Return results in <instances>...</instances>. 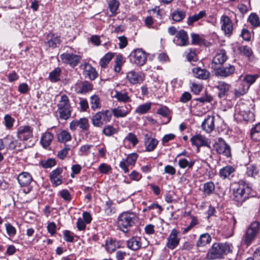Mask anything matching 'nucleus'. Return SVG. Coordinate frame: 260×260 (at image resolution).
Returning <instances> with one entry per match:
<instances>
[{"instance_id":"obj_1","label":"nucleus","mask_w":260,"mask_h":260,"mask_svg":"<svg viewBox=\"0 0 260 260\" xmlns=\"http://www.w3.org/2000/svg\"><path fill=\"white\" fill-rule=\"evenodd\" d=\"M119 229L124 233H128L131 228L134 226L137 221L136 215L131 212H123L117 218Z\"/></svg>"},{"instance_id":"obj_2","label":"nucleus","mask_w":260,"mask_h":260,"mask_svg":"<svg viewBox=\"0 0 260 260\" xmlns=\"http://www.w3.org/2000/svg\"><path fill=\"white\" fill-rule=\"evenodd\" d=\"M231 251L230 247L227 243H215L209 249L206 258L207 260H214L221 258Z\"/></svg>"},{"instance_id":"obj_3","label":"nucleus","mask_w":260,"mask_h":260,"mask_svg":"<svg viewBox=\"0 0 260 260\" xmlns=\"http://www.w3.org/2000/svg\"><path fill=\"white\" fill-rule=\"evenodd\" d=\"M72 107L70 103L68 96L66 94L61 95L57 104V112L61 119L67 120L71 116Z\"/></svg>"},{"instance_id":"obj_4","label":"nucleus","mask_w":260,"mask_h":260,"mask_svg":"<svg viewBox=\"0 0 260 260\" xmlns=\"http://www.w3.org/2000/svg\"><path fill=\"white\" fill-rule=\"evenodd\" d=\"M112 113L109 110H103L95 113L91 117L92 125L96 127L101 128L104 125L110 122Z\"/></svg>"},{"instance_id":"obj_5","label":"nucleus","mask_w":260,"mask_h":260,"mask_svg":"<svg viewBox=\"0 0 260 260\" xmlns=\"http://www.w3.org/2000/svg\"><path fill=\"white\" fill-rule=\"evenodd\" d=\"M251 188L244 181H239L238 187L234 191V200L238 203H242L249 198Z\"/></svg>"},{"instance_id":"obj_6","label":"nucleus","mask_w":260,"mask_h":260,"mask_svg":"<svg viewBox=\"0 0 260 260\" xmlns=\"http://www.w3.org/2000/svg\"><path fill=\"white\" fill-rule=\"evenodd\" d=\"M260 230V223L255 221L251 223L247 228L243 237L244 243L247 246H249L255 239Z\"/></svg>"},{"instance_id":"obj_7","label":"nucleus","mask_w":260,"mask_h":260,"mask_svg":"<svg viewBox=\"0 0 260 260\" xmlns=\"http://www.w3.org/2000/svg\"><path fill=\"white\" fill-rule=\"evenodd\" d=\"M259 77L257 74L247 75L244 78V81L248 84L247 85H244L243 84H240L239 88L235 90V95L239 97L244 95L248 90L249 86L255 82L256 80Z\"/></svg>"},{"instance_id":"obj_8","label":"nucleus","mask_w":260,"mask_h":260,"mask_svg":"<svg viewBox=\"0 0 260 260\" xmlns=\"http://www.w3.org/2000/svg\"><path fill=\"white\" fill-rule=\"evenodd\" d=\"M215 74L216 76L225 78L232 75L235 72L234 66L229 64L228 66H220L218 67H213Z\"/></svg>"},{"instance_id":"obj_9","label":"nucleus","mask_w":260,"mask_h":260,"mask_svg":"<svg viewBox=\"0 0 260 260\" xmlns=\"http://www.w3.org/2000/svg\"><path fill=\"white\" fill-rule=\"evenodd\" d=\"M138 157L136 153L128 154L125 159L123 158L119 163V167L123 171L124 173L129 171L128 166H134Z\"/></svg>"},{"instance_id":"obj_10","label":"nucleus","mask_w":260,"mask_h":260,"mask_svg":"<svg viewBox=\"0 0 260 260\" xmlns=\"http://www.w3.org/2000/svg\"><path fill=\"white\" fill-rule=\"evenodd\" d=\"M214 147L218 154H222L226 157L231 156L230 146L222 139H219L218 141L215 144Z\"/></svg>"},{"instance_id":"obj_11","label":"nucleus","mask_w":260,"mask_h":260,"mask_svg":"<svg viewBox=\"0 0 260 260\" xmlns=\"http://www.w3.org/2000/svg\"><path fill=\"white\" fill-rule=\"evenodd\" d=\"M130 56L134 58V62L138 66L144 65L147 60V56L146 52L141 48L134 50Z\"/></svg>"},{"instance_id":"obj_12","label":"nucleus","mask_w":260,"mask_h":260,"mask_svg":"<svg viewBox=\"0 0 260 260\" xmlns=\"http://www.w3.org/2000/svg\"><path fill=\"white\" fill-rule=\"evenodd\" d=\"M60 58L63 63L74 67L78 64L81 57L73 53H64L60 55Z\"/></svg>"},{"instance_id":"obj_13","label":"nucleus","mask_w":260,"mask_h":260,"mask_svg":"<svg viewBox=\"0 0 260 260\" xmlns=\"http://www.w3.org/2000/svg\"><path fill=\"white\" fill-rule=\"evenodd\" d=\"M93 89V85L87 81L78 80L75 84V91L77 93L86 94Z\"/></svg>"},{"instance_id":"obj_14","label":"nucleus","mask_w":260,"mask_h":260,"mask_svg":"<svg viewBox=\"0 0 260 260\" xmlns=\"http://www.w3.org/2000/svg\"><path fill=\"white\" fill-rule=\"evenodd\" d=\"M17 137L22 141H27L33 136V129L30 126L24 125L18 127Z\"/></svg>"},{"instance_id":"obj_15","label":"nucleus","mask_w":260,"mask_h":260,"mask_svg":"<svg viewBox=\"0 0 260 260\" xmlns=\"http://www.w3.org/2000/svg\"><path fill=\"white\" fill-rule=\"evenodd\" d=\"M228 57L226 55V51L223 49L218 50L216 55L213 57L212 62V68L218 67L223 64L226 61Z\"/></svg>"},{"instance_id":"obj_16","label":"nucleus","mask_w":260,"mask_h":260,"mask_svg":"<svg viewBox=\"0 0 260 260\" xmlns=\"http://www.w3.org/2000/svg\"><path fill=\"white\" fill-rule=\"evenodd\" d=\"M221 28L225 35H231L233 30V24L230 18L222 15L220 18Z\"/></svg>"},{"instance_id":"obj_17","label":"nucleus","mask_w":260,"mask_h":260,"mask_svg":"<svg viewBox=\"0 0 260 260\" xmlns=\"http://www.w3.org/2000/svg\"><path fill=\"white\" fill-rule=\"evenodd\" d=\"M236 172V168L234 166L227 165L220 169L219 171V176L222 179L231 180Z\"/></svg>"},{"instance_id":"obj_18","label":"nucleus","mask_w":260,"mask_h":260,"mask_svg":"<svg viewBox=\"0 0 260 260\" xmlns=\"http://www.w3.org/2000/svg\"><path fill=\"white\" fill-rule=\"evenodd\" d=\"M131 106L127 105L124 107L118 106L112 109L111 112L115 118H122L126 116L131 112Z\"/></svg>"},{"instance_id":"obj_19","label":"nucleus","mask_w":260,"mask_h":260,"mask_svg":"<svg viewBox=\"0 0 260 260\" xmlns=\"http://www.w3.org/2000/svg\"><path fill=\"white\" fill-rule=\"evenodd\" d=\"M77 127H79L83 131L87 130L89 127L88 119L82 118L79 120H73L70 124V129L72 131H75Z\"/></svg>"},{"instance_id":"obj_20","label":"nucleus","mask_w":260,"mask_h":260,"mask_svg":"<svg viewBox=\"0 0 260 260\" xmlns=\"http://www.w3.org/2000/svg\"><path fill=\"white\" fill-rule=\"evenodd\" d=\"M126 78L133 84L141 83L145 79L144 74L142 73H137L131 71L127 73Z\"/></svg>"},{"instance_id":"obj_21","label":"nucleus","mask_w":260,"mask_h":260,"mask_svg":"<svg viewBox=\"0 0 260 260\" xmlns=\"http://www.w3.org/2000/svg\"><path fill=\"white\" fill-rule=\"evenodd\" d=\"M167 245L171 249H175L179 244L180 239L178 238V232L176 229H173L168 237Z\"/></svg>"},{"instance_id":"obj_22","label":"nucleus","mask_w":260,"mask_h":260,"mask_svg":"<svg viewBox=\"0 0 260 260\" xmlns=\"http://www.w3.org/2000/svg\"><path fill=\"white\" fill-rule=\"evenodd\" d=\"M62 172V169L60 168H57L50 173L51 182L56 186L62 183V177L61 175Z\"/></svg>"},{"instance_id":"obj_23","label":"nucleus","mask_w":260,"mask_h":260,"mask_svg":"<svg viewBox=\"0 0 260 260\" xmlns=\"http://www.w3.org/2000/svg\"><path fill=\"white\" fill-rule=\"evenodd\" d=\"M190 142L192 145L197 146L198 149L200 147L203 146H206L210 148L207 139L200 134L193 136L190 139Z\"/></svg>"},{"instance_id":"obj_24","label":"nucleus","mask_w":260,"mask_h":260,"mask_svg":"<svg viewBox=\"0 0 260 260\" xmlns=\"http://www.w3.org/2000/svg\"><path fill=\"white\" fill-rule=\"evenodd\" d=\"M17 180L21 187L27 186L33 181L31 174L26 172H23L18 175Z\"/></svg>"},{"instance_id":"obj_25","label":"nucleus","mask_w":260,"mask_h":260,"mask_svg":"<svg viewBox=\"0 0 260 260\" xmlns=\"http://www.w3.org/2000/svg\"><path fill=\"white\" fill-rule=\"evenodd\" d=\"M214 116L208 115L202 123V129L207 133H211L214 129Z\"/></svg>"},{"instance_id":"obj_26","label":"nucleus","mask_w":260,"mask_h":260,"mask_svg":"<svg viewBox=\"0 0 260 260\" xmlns=\"http://www.w3.org/2000/svg\"><path fill=\"white\" fill-rule=\"evenodd\" d=\"M158 143V141L155 138H151L148 134L145 135L144 145L147 151L151 152L153 151L156 148Z\"/></svg>"},{"instance_id":"obj_27","label":"nucleus","mask_w":260,"mask_h":260,"mask_svg":"<svg viewBox=\"0 0 260 260\" xmlns=\"http://www.w3.org/2000/svg\"><path fill=\"white\" fill-rule=\"evenodd\" d=\"M176 44L180 46H186L189 44L188 37L187 32L184 30H179L176 35Z\"/></svg>"},{"instance_id":"obj_28","label":"nucleus","mask_w":260,"mask_h":260,"mask_svg":"<svg viewBox=\"0 0 260 260\" xmlns=\"http://www.w3.org/2000/svg\"><path fill=\"white\" fill-rule=\"evenodd\" d=\"M141 245V239L139 237H133L127 241V247L134 251L139 249Z\"/></svg>"},{"instance_id":"obj_29","label":"nucleus","mask_w":260,"mask_h":260,"mask_svg":"<svg viewBox=\"0 0 260 260\" xmlns=\"http://www.w3.org/2000/svg\"><path fill=\"white\" fill-rule=\"evenodd\" d=\"M47 41L46 44L50 47L55 48L60 43L61 40L60 38L53 34H49L47 37Z\"/></svg>"},{"instance_id":"obj_30","label":"nucleus","mask_w":260,"mask_h":260,"mask_svg":"<svg viewBox=\"0 0 260 260\" xmlns=\"http://www.w3.org/2000/svg\"><path fill=\"white\" fill-rule=\"evenodd\" d=\"M206 11H201L198 14L188 16L187 18L186 23L188 25H192L194 22L206 17Z\"/></svg>"},{"instance_id":"obj_31","label":"nucleus","mask_w":260,"mask_h":260,"mask_svg":"<svg viewBox=\"0 0 260 260\" xmlns=\"http://www.w3.org/2000/svg\"><path fill=\"white\" fill-rule=\"evenodd\" d=\"M54 138L52 133L49 132H46L42 134L41 139V143L44 148H47L51 143Z\"/></svg>"},{"instance_id":"obj_32","label":"nucleus","mask_w":260,"mask_h":260,"mask_svg":"<svg viewBox=\"0 0 260 260\" xmlns=\"http://www.w3.org/2000/svg\"><path fill=\"white\" fill-rule=\"evenodd\" d=\"M192 72L195 77L203 80L208 79L210 76V73L207 70L199 67L193 69Z\"/></svg>"},{"instance_id":"obj_33","label":"nucleus","mask_w":260,"mask_h":260,"mask_svg":"<svg viewBox=\"0 0 260 260\" xmlns=\"http://www.w3.org/2000/svg\"><path fill=\"white\" fill-rule=\"evenodd\" d=\"M230 87V85L223 81L218 83L216 88L218 89V96L220 98L224 97L228 93Z\"/></svg>"},{"instance_id":"obj_34","label":"nucleus","mask_w":260,"mask_h":260,"mask_svg":"<svg viewBox=\"0 0 260 260\" xmlns=\"http://www.w3.org/2000/svg\"><path fill=\"white\" fill-rule=\"evenodd\" d=\"M84 75L90 80H94L98 76L95 69L89 64L85 65Z\"/></svg>"},{"instance_id":"obj_35","label":"nucleus","mask_w":260,"mask_h":260,"mask_svg":"<svg viewBox=\"0 0 260 260\" xmlns=\"http://www.w3.org/2000/svg\"><path fill=\"white\" fill-rule=\"evenodd\" d=\"M212 238L209 234H203L200 235L198 240L196 246L198 247H203L207 244H209L211 241Z\"/></svg>"},{"instance_id":"obj_36","label":"nucleus","mask_w":260,"mask_h":260,"mask_svg":"<svg viewBox=\"0 0 260 260\" xmlns=\"http://www.w3.org/2000/svg\"><path fill=\"white\" fill-rule=\"evenodd\" d=\"M90 104L91 109L93 111L100 109L101 108L100 98L98 95L94 94L90 96Z\"/></svg>"},{"instance_id":"obj_37","label":"nucleus","mask_w":260,"mask_h":260,"mask_svg":"<svg viewBox=\"0 0 260 260\" xmlns=\"http://www.w3.org/2000/svg\"><path fill=\"white\" fill-rule=\"evenodd\" d=\"M187 60L191 62H196L198 60L196 51L194 49H189L184 52Z\"/></svg>"},{"instance_id":"obj_38","label":"nucleus","mask_w":260,"mask_h":260,"mask_svg":"<svg viewBox=\"0 0 260 260\" xmlns=\"http://www.w3.org/2000/svg\"><path fill=\"white\" fill-rule=\"evenodd\" d=\"M113 96L120 102L127 103L131 101L130 97L128 95L127 92L115 91V93Z\"/></svg>"},{"instance_id":"obj_39","label":"nucleus","mask_w":260,"mask_h":260,"mask_svg":"<svg viewBox=\"0 0 260 260\" xmlns=\"http://www.w3.org/2000/svg\"><path fill=\"white\" fill-rule=\"evenodd\" d=\"M61 70L60 68H56L49 74V79L52 82H56L60 80V76Z\"/></svg>"},{"instance_id":"obj_40","label":"nucleus","mask_w":260,"mask_h":260,"mask_svg":"<svg viewBox=\"0 0 260 260\" xmlns=\"http://www.w3.org/2000/svg\"><path fill=\"white\" fill-rule=\"evenodd\" d=\"M215 190V185L212 181L208 182L204 184L203 192L206 196L211 195Z\"/></svg>"},{"instance_id":"obj_41","label":"nucleus","mask_w":260,"mask_h":260,"mask_svg":"<svg viewBox=\"0 0 260 260\" xmlns=\"http://www.w3.org/2000/svg\"><path fill=\"white\" fill-rule=\"evenodd\" d=\"M186 16L185 11L177 9L172 14V17L174 21L180 22L184 19Z\"/></svg>"},{"instance_id":"obj_42","label":"nucleus","mask_w":260,"mask_h":260,"mask_svg":"<svg viewBox=\"0 0 260 260\" xmlns=\"http://www.w3.org/2000/svg\"><path fill=\"white\" fill-rule=\"evenodd\" d=\"M119 247L118 242L113 239L107 241L106 243V249L108 252L112 253L115 251Z\"/></svg>"},{"instance_id":"obj_43","label":"nucleus","mask_w":260,"mask_h":260,"mask_svg":"<svg viewBox=\"0 0 260 260\" xmlns=\"http://www.w3.org/2000/svg\"><path fill=\"white\" fill-rule=\"evenodd\" d=\"M195 163L194 160L189 161L186 158H181L178 161V166L181 169H191Z\"/></svg>"},{"instance_id":"obj_44","label":"nucleus","mask_w":260,"mask_h":260,"mask_svg":"<svg viewBox=\"0 0 260 260\" xmlns=\"http://www.w3.org/2000/svg\"><path fill=\"white\" fill-rule=\"evenodd\" d=\"M239 108L240 114L243 116L244 120L246 121L249 120L253 114L248 109H245L244 105H239Z\"/></svg>"},{"instance_id":"obj_45","label":"nucleus","mask_w":260,"mask_h":260,"mask_svg":"<svg viewBox=\"0 0 260 260\" xmlns=\"http://www.w3.org/2000/svg\"><path fill=\"white\" fill-rule=\"evenodd\" d=\"M251 138L255 141H260V123L256 124L251 130Z\"/></svg>"},{"instance_id":"obj_46","label":"nucleus","mask_w":260,"mask_h":260,"mask_svg":"<svg viewBox=\"0 0 260 260\" xmlns=\"http://www.w3.org/2000/svg\"><path fill=\"white\" fill-rule=\"evenodd\" d=\"M102 133L107 137H110L117 133V129L112 125H107L102 130Z\"/></svg>"},{"instance_id":"obj_47","label":"nucleus","mask_w":260,"mask_h":260,"mask_svg":"<svg viewBox=\"0 0 260 260\" xmlns=\"http://www.w3.org/2000/svg\"><path fill=\"white\" fill-rule=\"evenodd\" d=\"M70 134L66 131H61L58 135V140L61 143H66L71 140Z\"/></svg>"},{"instance_id":"obj_48","label":"nucleus","mask_w":260,"mask_h":260,"mask_svg":"<svg viewBox=\"0 0 260 260\" xmlns=\"http://www.w3.org/2000/svg\"><path fill=\"white\" fill-rule=\"evenodd\" d=\"M113 56L114 53H108L106 54L100 60V64L101 67L103 68H106Z\"/></svg>"},{"instance_id":"obj_49","label":"nucleus","mask_w":260,"mask_h":260,"mask_svg":"<svg viewBox=\"0 0 260 260\" xmlns=\"http://www.w3.org/2000/svg\"><path fill=\"white\" fill-rule=\"evenodd\" d=\"M250 23L254 27L260 26V20L258 16L255 13H251L248 18Z\"/></svg>"},{"instance_id":"obj_50","label":"nucleus","mask_w":260,"mask_h":260,"mask_svg":"<svg viewBox=\"0 0 260 260\" xmlns=\"http://www.w3.org/2000/svg\"><path fill=\"white\" fill-rule=\"evenodd\" d=\"M119 5V2L117 0H110L108 3V7L112 14L115 15L116 14Z\"/></svg>"},{"instance_id":"obj_51","label":"nucleus","mask_w":260,"mask_h":260,"mask_svg":"<svg viewBox=\"0 0 260 260\" xmlns=\"http://www.w3.org/2000/svg\"><path fill=\"white\" fill-rule=\"evenodd\" d=\"M151 108L150 103H145L138 107L135 112L139 114H143L148 111Z\"/></svg>"},{"instance_id":"obj_52","label":"nucleus","mask_w":260,"mask_h":260,"mask_svg":"<svg viewBox=\"0 0 260 260\" xmlns=\"http://www.w3.org/2000/svg\"><path fill=\"white\" fill-rule=\"evenodd\" d=\"M92 146V145L88 144L81 146L79 150V155L80 156H87L90 154V150Z\"/></svg>"},{"instance_id":"obj_53","label":"nucleus","mask_w":260,"mask_h":260,"mask_svg":"<svg viewBox=\"0 0 260 260\" xmlns=\"http://www.w3.org/2000/svg\"><path fill=\"white\" fill-rule=\"evenodd\" d=\"M213 100V99L212 96L206 92L203 94L201 97L196 99V101L201 103H211Z\"/></svg>"},{"instance_id":"obj_54","label":"nucleus","mask_w":260,"mask_h":260,"mask_svg":"<svg viewBox=\"0 0 260 260\" xmlns=\"http://www.w3.org/2000/svg\"><path fill=\"white\" fill-rule=\"evenodd\" d=\"M125 140L131 143L133 146H136L139 142L137 136L132 133H129L125 138Z\"/></svg>"},{"instance_id":"obj_55","label":"nucleus","mask_w":260,"mask_h":260,"mask_svg":"<svg viewBox=\"0 0 260 260\" xmlns=\"http://www.w3.org/2000/svg\"><path fill=\"white\" fill-rule=\"evenodd\" d=\"M191 221L189 224L185 228H183V233L186 234L190 231L194 225L198 223V219L195 216H191Z\"/></svg>"},{"instance_id":"obj_56","label":"nucleus","mask_w":260,"mask_h":260,"mask_svg":"<svg viewBox=\"0 0 260 260\" xmlns=\"http://www.w3.org/2000/svg\"><path fill=\"white\" fill-rule=\"evenodd\" d=\"M15 121V119L9 115H6L4 117V123L8 129H11Z\"/></svg>"},{"instance_id":"obj_57","label":"nucleus","mask_w":260,"mask_h":260,"mask_svg":"<svg viewBox=\"0 0 260 260\" xmlns=\"http://www.w3.org/2000/svg\"><path fill=\"white\" fill-rule=\"evenodd\" d=\"M41 164L44 168H50L56 165V161L55 159L49 158L47 160L41 161Z\"/></svg>"},{"instance_id":"obj_58","label":"nucleus","mask_w":260,"mask_h":260,"mask_svg":"<svg viewBox=\"0 0 260 260\" xmlns=\"http://www.w3.org/2000/svg\"><path fill=\"white\" fill-rule=\"evenodd\" d=\"M5 225L7 234L10 237H13L16 234V230L15 228L10 223H7Z\"/></svg>"},{"instance_id":"obj_59","label":"nucleus","mask_w":260,"mask_h":260,"mask_svg":"<svg viewBox=\"0 0 260 260\" xmlns=\"http://www.w3.org/2000/svg\"><path fill=\"white\" fill-rule=\"evenodd\" d=\"M191 43L192 44L201 45L204 43V39L198 34H192L191 35Z\"/></svg>"},{"instance_id":"obj_60","label":"nucleus","mask_w":260,"mask_h":260,"mask_svg":"<svg viewBox=\"0 0 260 260\" xmlns=\"http://www.w3.org/2000/svg\"><path fill=\"white\" fill-rule=\"evenodd\" d=\"M258 173V170L254 166H249L247 168L246 174L249 177H254Z\"/></svg>"},{"instance_id":"obj_61","label":"nucleus","mask_w":260,"mask_h":260,"mask_svg":"<svg viewBox=\"0 0 260 260\" xmlns=\"http://www.w3.org/2000/svg\"><path fill=\"white\" fill-rule=\"evenodd\" d=\"M63 238L66 241L73 242L74 241L73 233L70 231L66 230L63 232Z\"/></svg>"},{"instance_id":"obj_62","label":"nucleus","mask_w":260,"mask_h":260,"mask_svg":"<svg viewBox=\"0 0 260 260\" xmlns=\"http://www.w3.org/2000/svg\"><path fill=\"white\" fill-rule=\"evenodd\" d=\"M118 39L119 41V42L118 43L119 47L120 49H123L126 47L128 44L127 38L123 36L118 37Z\"/></svg>"},{"instance_id":"obj_63","label":"nucleus","mask_w":260,"mask_h":260,"mask_svg":"<svg viewBox=\"0 0 260 260\" xmlns=\"http://www.w3.org/2000/svg\"><path fill=\"white\" fill-rule=\"evenodd\" d=\"M190 87L191 91L196 94H199L202 89V85L196 83H192Z\"/></svg>"},{"instance_id":"obj_64","label":"nucleus","mask_w":260,"mask_h":260,"mask_svg":"<svg viewBox=\"0 0 260 260\" xmlns=\"http://www.w3.org/2000/svg\"><path fill=\"white\" fill-rule=\"evenodd\" d=\"M60 197L67 201H70L71 200V194L69 191L67 189H62L59 192Z\"/></svg>"}]
</instances>
